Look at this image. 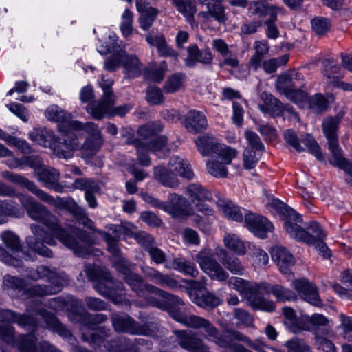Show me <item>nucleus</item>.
<instances>
[{"instance_id": "obj_1", "label": "nucleus", "mask_w": 352, "mask_h": 352, "mask_svg": "<svg viewBox=\"0 0 352 352\" xmlns=\"http://www.w3.org/2000/svg\"><path fill=\"white\" fill-rule=\"evenodd\" d=\"M18 198L28 216L32 220L43 223L50 231L48 233L41 226L35 223L30 225L32 235L26 237L25 243L34 253L51 257L52 252L44 243L55 245L56 241L54 237L79 256H87L92 254L98 255L100 253L98 250L92 249L90 240L85 233H80L77 239L74 238L60 226L56 217L45 206L36 202L32 197L20 194Z\"/></svg>"}, {"instance_id": "obj_2", "label": "nucleus", "mask_w": 352, "mask_h": 352, "mask_svg": "<svg viewBox=\"0 0 352 352\" xmlns=\"http://www.w3.org/2000/svg\"><path fill=\"white\" fill-rule=\"evenodd\" d=\"M109 251L113 256V265L118 272L123 274L125 281L140 296L145 299L142 305H152L160 309H169L175 305H182L183 301L177 296L170 295L153 285L144 284L141 276L132 273L133 265L122 257L116 241L109 235L106 237Z\"/></svg>"}, {"instance_id": "obj_3", "label": "nucleus", "mask_w": 352, "mask_h": 352, "mask_svg": "<svg viewBox=\"0 0 352 352\" xmlns=\"http://www.w3.org/2000/svg\"><path fill=\"white\" fill-rule=\"evenodd\" d=\"M28 278L33 280L45 279L51 285H28L17 277L9 274L5 275L3 280V288L10 294L14 292L21 293L20 296L26 297L41 296L56 294L60 291L62 287L67 283V277L64 273H58L55 269L41 265L36 270H31L28 274Z\"/></svg>"}, {"instance_id": "obj_4", "label": "nucleus", "mask_w": 352, "mask_h": 352, "mask_svg": "<svg viewBox=\"0 0 352 352\" xmlns=\"http://www.w3.org/2000/svg\"><path fill=\"white\" fill-rule=\"evenodd\" d=\"M45 116L50 121L59 122V129L63 133H74L73 131H85L88 136L81 147L84 156L89 157L96 154L102 146L103 141L100 130L94 123L87 122L84 124L78 121L72 120V114L57 105L50 106L45 110Z\"/></svg>"}, {"instance_id": "obj_5", "label": "nucleus", "mask_w": 352, "mask_h": 352, "mask_svg": "<svg viewBox=\"0 0 352 352\" xmlns=\"http://www.w3.org/2000/svg\"><path fill=\"white\" fill-rule=\"evenodd\" d=\"M170 316L176 321L186 327L194 329H203L208 339L214 342L220 346L229 348L232 352H251L241 344H233V340L242 341L251 348L261 352H264L261 350L259 345L254 343L247 336L238 331H229L223 337H219L217 329L208 320L202 317L195 315L184 316L173 310L170 311Z\"/></svg>"}, {"instance_id": "obj_6", "label": "nucleus", "mask_w": 352, "mask_h": 352, "mask_svg": "<svg viewBox=\"0 0 352 352\" xmlns=\"http://www.w3.org/2000/svg\"><path fill=\"white\" fill-rule=\"evenodd\" d=\"M109 40L108 45H101L97 47V50L100 54L112 53V55L104 63V69L112 72L116 70L119 67H122L124 72L130 78L140 75L142 65L139 58L135 55H129L125 51L117 49L118 36L115 34H110Z\"/></svg>"}, {"instance_id": "obj_7", "label": "nucleus", "mask_w": 352, "mask_h": 352, "mask_svg": "<svg viewBox=\"0 0 352 352\" xmlns=\"http://www.w3.org/2000/svg\"><path fill=\"white\" fill-rule=\"evenodd\" d=\"M64 142L60 143L54 132L47 128L34 129L30 133L32 141L49 148L60 158L67 159L72 156L73 151L80 148V143L74 133H64Z\"/></svg>"}, {"instance_id": "obj_8", "label": "nucleus", "mask_w": 352, "mask_h": 352, "mask_svg": "<svg viewBox=\"0 0 352 352\" xmlns=\"http://www.w3.org/2000/svg\"><path fill=\"white\" fill-rule=\"evenodd\" d=\"M84 272L89 280L96 281L94 287L101 295L109 298L115 304H129L122 292L123 284L114 283L108 272L90 264L85 265Z\"/></svg>"}, {"instance_id": "obj_9", "label": "nucleus", "mask_w": 352, "mask_h": 352, "mask_svg": "<svg viewBox=\"0 0 352 352\" xmlns=\"http://www.w3.org/2000/svg\"><path fill=\"white\" fill-rule=\"evenodd\" d=\"M153 124H148L141 126L138 130V133L142 138V141L137 146V153L140 162L144 166H148L150 164V160L148 157V150L156 153V155L161 157L162 155L170 150H174L175 147L170 144H165L166 142V137L154 138L151 140L148 139L162 130V126L158 125L154 129Z\"/></svg>"}, {"instance_id": "obj_10", "label": "nucleus", "mask_w": 352, "mask_h": 352, "mask_svg": "<svg viewBox=\"0 0 352 352\" xmlns=\"http://www.w3.org/2000/svg\"><path fill=\"white\" fill-rule=\"evenodd\" d=\"M178 175L188 179H191L194 177L189 162L178 156H173L170 159L168 169L163 166H157L154 169L155 178L166 187L178 186L179 184Z\"/></svg>"}, {"instance_id": "obj_11", "label": "nucleus", "mask_w": 352, "mask_h": 352, "mask_svg": "<svg viewBox=\"0 0 352 352\" xmlns=\"http://www.w3.org/2000/svg\"><path fill=\"white\" fill-rule=\"evenodd\" d=\"M142 198L151 206L159 208L174 217L189 216L192 214V209L188 204L186 199L177 194H170L168 202H162L149 194H143Z\"/></svg>"}, {"instance_id": "obj_12", "label": "nucleus", "mask_w": 352, "mask_h": 352, "mask_svg": "<svg viewBox=\"0 0 352 352\" xmlns=\"http://www.w3.org/2000/svg\"><path fill=\"white\" fill-rule=\"evenodd\" d=\"M27 163L34 169V175L45 187L57 192L65 191V187L58 182L59 173L56 169L43 166L41 159L38 157L28 158Z\"/></svg>"}, {"instance_id": "obj_13", "label": "nucleus", "mask_w": 352, "mask_h": 352, "mask_svg": "<svg viewBox=\"0 0 352 352\" xmlns=\"http://www.w3.org/2000/svg\"><path fill=\"white\" fill-rule=\"evenodd\" d=\"M195 259L201 270L212 279L222 282L228 278V273L216 261L214 252L212 250L208 248L203 249L198 252Z\"/></svg>"}, {"instance_id": "obj_14", "label": "nucleus", "mask_w": 352, "mask_h": 352, "mask_svg": "<svg viewBox=\"0 0 352 352\" xmlns=\"http://www.w3.org/2000/svg\"><path fill=\"white\" fill-rule=\"evenodd\" d=\"M186 195L196 210L205 215H212L214 210L208 203L212 201V194L200 184H191L186 188Z\"/></svg>"}, {"instance_id": "obj_15", "label": "nucleus", "mask_w": 352, "mask_h": 352, "mask_svg": "<svg viewBox=\"0 0 352 352\" xmlns=\"http://www.w3.org/2000/svg\"><path fill=\"white\" fill-rule=\"evenodd\" d=\"M113 327L117 331L127 332L131 334L153 336L158 328L156 324L140 325L127 315L116 314L112 318Z\"/></svg>"}, {"instance_id": "obj_16", "label": "nucleus", "mask_w": 352, "mask_h": 352, "mask_svg": "<svg viewBox=\"0 0 352 352\" xmlns=\"http://www.w3.org/2000/svg\"><path fill=\"white\" fill-rule=\"evenodd\" d=\"M262 99L263 103L259 104V109L263 113L272 116H278L283 114L284 118L299 120L298 114L292 107L286 105L283 107L282 103L272 95L263 94Z\"/></svg>"}, {"instance_id": "obj_17", "label": "nucleus", "mask_w": 352, "mask_h": 352, "mask_svg": "<svg viewBox=\"0 0 352 352\" xmlns=\"http://www.w3.org/2000/svg\"><path fill=\"white\" fill-rule=\"evenodd\" d=\"M245 137L249 147L245 148L243 154V166L246 169H252L255 167L260 157L256 152L263 151L264 145L257 134L252 131H246Z\"/></svg>"}, {"instance_id": "obj_18", "label": "nucleus", "mask_w": 352, "mask_h": 352, "mask_svg": "<svg viewBox=\"0 0 352 352\" xmlns=\"http://www.w3.org/2000/svg\"><path fill=\"white\" fill-rule=\"evenodd\" d=\"M2 177L12 183L27 188L29 191L37 196L41 201L48 204L53 206L58 204L57 201L54 197L39 189L34 182L22 175L4 171L2 173Z\"/></svg>"}, {"instance_id": "obj_19", "label": "nucleus", "mask_w": 352, "mask_h": 352, "mask_svg": "<svg viewBox=\"0 0 352 352\" xmlns=\"http://www.w3.org/2000/svg\"><path fill=\"white\" fill-rule=\"evenodd\" d=\"M298 295L311 305L321 307L322 302L318 293L316 286L305 278L295 279L291 283Z\"/></svg>"}, {"instance_id": "obj_20", "label": "nucleus", "mask_w": 352, "mask_h": 352, "mask_svg": "<svg viewBox=\"0 0 352 352\" xmlns=\"http://www.w3.org/2000/svg\"><path fill=\"white\" fill-rule=\"evenodd\" d=\"M302 218L294 210L292 215L287 214L284 218V227L287 233L298 241L305 243L313 242V237L302 226Z\"/></svg>"}, {"instance_id": "obj_21", "label": "nucleus", "mask_w": 352, "mask_h": 352, "mask_svg": "<svg viewBox=\"0 0 352 352\" xmlns=\"http://www.w3.org/2000/svg\"><path fill=\"white\" fill-rule=\"evenodd\" d=\"M228 285L237 291L247 300L253 293H256L269 288L268 283L249 282L239 277H232L228 280Z\"/></svg>"}, {"instance_id": "obj_22", "label": "nucleus", "mask_w": 352, "mask_h": 352, "mask_svg": "<svg viewBox=\"0 0 352 352\" xmlns=\"http://www.w3.org/2000/svg\"><path fill=\"white\" fill-rule=\"evenodd\" d=\"M245 223L248 229L260 238H265L267 233L272 232L273 228L266 218L251 212L245 214Z\"/></svg>"}, {"instance_id": "obj_23", "label": "nucleus", "mask_w": 352, "mask_h": 352, "mask_svg": "<svg viewBox=\"0 0 352 352\" xmlns=\"http://www.w3.org/2000/svg\"><path fill=\"white\" fill-rule=\"evenodd\" d=\"M297 94L302 98V100L297 99L295 103L299 107L309 108L315 113L324 111L328 107L329 102L333 100V96H330L329 98H326L320 94H316L311 98H308L304 91L297 93Z\"/></svg>"}, {"instance_id": "obj_24", "label": "nucleus", "mask_w": 352, "mask_h": 352, "mask_svg": "<svg viewBox=\"0 0 352 352\" xmlns=\"http://www.w3.org/2000/svg\"><path fill=\"white\" fill-rule=\"evenodd\" d=\"M272 260L278 265L279 270L289 278L293 276L291 267L294 265V258L292 254L285 248L276 246L270 252Z\"/></svg>"}, {"instance_id": "obj_25", "label": "nucleus", "mask_w": 352, "mask_h": 352, "mask_svg": "<svg viewBox=\"0 0 352 352\" xmlns=\"http://www.w3.org/2000/svg\"><path fill=\"white\" fill-rule=\"evenodd\" d=\"M195 291H191L190 296L192 301L201 307H212L220 304V300L212 293L203 290L204 283L195 282Z\"/></svg>"}, {"instance_id": "obj_26", "label": "nucleus", "mask_w": 352, "mask_h": 352, "mask_svg": "<svg viewBox=\"0 0 352 352\" xmlns=\"http://www.w3.org/2000/svg\"><path fill=\"white\" fill-rule=\"evenodd\" d=\"M212 46L221 56V60L219 63L220 67L229 66L236 68L239 65L237 54L232 52L231 47L229 46L223 39L217 38L212 41Z\"/></svg>"}, {"instance_id": "obj_27", "label": "nucleus", "mask_w": 352, "mask_h": 352, "mask_svg": "<svg viewBox=\"0 0 352 352\" xmlns=\"http://www.w3.org/2000/svg\"><path fill=\"white\" fill-rule=\"evenodd\" d=\"M329 148L331 152L329 162L333 166L343 169L348 175L347 182L352 183V162L347 161L342 157V151L339 147L338 141L330 142Z\"/></svg>"}, {"instance_id": "obj_28", "label": "nucleus", "mask_w": 352, "mask_h": 352, "mask_svg": "<svg viewBox=\"0 0 352 352\" xmlns=\"http://www.w3.org/2000/svg\"><path fill=\"white\" fill-rule=\"evenodd\" d=\"M113 104V98L102 96L100 100L90 103L87 107V111L95 119L100 120L111 116Z\"/></svg>"}, {"instance_id": "obj_29", "label": "nucleus", "mask_w": 352, "mask_h": 352, "mask_svg": "<svg viewBox=\"0 0 352 352\" xmlns=\"http://www.w3.org/2000/svg\"><path fill=\"white\" fill-rule=\"evenodd\" d=\"M175 340L182 348L190 352H209L202 340L190 336L186 331H175Z\"/></svg>"}, {"instance_id": "obj_30", "label": "nucleus", "mask_w": 352, "mask_h": 352, "mask_svg": "<svg viewBox=\"0 0 352 352\" xmlns=\"http://www.w3.org/2000/svg\"><path fill=\"white\" fill-rule=\"evenodd\" d=\"M0 239L3 243L16 256H21L25 260H34V255L26 254L21 251V243L19 237L12 231L6 230L1 233Z\"/></svg>"}, {"instance_id": "obj_31", "label": "nucleus", "mask_w": 352, "mask_h": 352, "mask_svg": "<svg viewBox=\"0 0 352 352\" xmlns=\"http://www.w3.org/2000/svg\"><path fill=\"white\" fill-rule=\"evenodd\" d=\"M136 7L140 13L138 19L140 26L143 30H148L152 26L158 12L155 8L146 6L142 0L136 1Z\"/></svg>"}, {"instance_id": "obj_32", "label": "nucleus", "mask_w": 352, "mask_h": 352, "mask_svg": "<svg viewBox=\"0 0 352 352\" xmlns=\"http://www.w3.org/2000/svg\"><path fill=\"white\" fill-rule=\"evenodd\" d=\"M24 210L16 202L8 200H0V225L5 224L10 217L21 218Z\"/></svg>"}, {"instance_id": "obj_33", "label": "nucleus", "mask_w": 352, "mask_h": 352, "mask_svg": "<svg viewBox=\"0 0 352 352\" xmlns=\"http://www.w3.org/2000/svg\"><path fill=\"white\" fill-rule=\"evenodd\" d=\"M213 58L211 52L209 50L200 51L197 45H191L188 47V56L185 59L186 65L193 67L197 63L209 64Z\"/></svg>"}, {"instance_id": "obj_34", "label": "nucleus", "mask_w": 352, "mask_h": 352, "mask_svg": "<svg viewBox=\"0 0 352 352\" xmlns=\"http://www.w3.org/2000/svg\"><path fill=\"white\" fill-rule=\"evenodd\" d=\"M74 188L84 190L85 191V199L91 208H95L97 205L94 193L99 190L98 184L93 180L87 178H81L76 179L73 184Z\"/></svg>"}, {"instance_id": "obj_35", "label": "nucleus", "mask_w": 352, "mask_h": 352, "mask_svg": "<svg viewBox=\"0 0 352 352\" xmlns=\"http://www.w3.org/2000/svg\"><path fill=\"white\" fill-rule=\"evenodd\" d=\"M146 41L150 45L155 46L157 48L158 53L161 56H170L174 58H177V52L168 45L163 35H153L149 33L146 36Z\"/></svg>"}, {"instance_id": "obj_36", "label": "nucleus", "mask_w": 352, "mask_h": 352, "mask_svg": "<svg viewBox=\"0 0 352 352\" xmlns=\"http://www.w3.org/2000/svg\"><path fill=\"white\" fill-rule=\"evenodd\" d=\"M207 126L208 123L204 115L195 110L188 113L185 126L189 132L197 133L203 131Z\"/></svg>"}, {"instance_id": "obj_37", "label": "nucleus", "mask_w": 352, "mask_h": 352, "mask_svg": "<svg viewBox=\"0 0 352 352\" xmlns=\"http://www.w3.org/2000/svg\"><path fill=\"white\" fill-rule=\"evenodd\" d=\"M217 206L219 211L229 219L241 221L243 219L242 209L230 201L219 199Z\"/></svg>"}, {"instance_id": "obj_38", "label": "nucleus", "mask_w": 352, "mask_h": 352, "mask_svg": "<svg viewBox=\"0 0 352 352\" xmlns=\"http://www.w3.org/2000/svg\"><path fill=\"white\" fill-rule=\"evenodd\" d=\"M223 243L228 250L239 256L244 255L249 246L248 243L243 241L237 234L232 232L224 234Z\"/></svg>"}, {"instance_id": "obj_39", "label": "nucleus", "mask_w": 352, "mask_h": 352, "mask_svg": "<svg viewBox=\"0 0 352 352\" xmlns=\"http://www.w3.org/2000/svg\"><path fill=\"white\" fill-rule=\"evenodd\" d=\"M300 322V329L305 331H312L321 327H330L329 321L327 318L319 314H315L311 317L307 315H301Z\"/></svg>"}, {"instance_id": "obj_40", "label": "nucleus", "mask_w": 352, "mask_h": 352, "mask_svg": "<svg viewBox=\"0 0 352 352\" xmlns=\"http://www.w3.org/2000/svg\"><path fill=\"white\" fill-rule=\"evenodd\" d=\"M195 144L198 151L203 156L214 154L217 148L221 144L213 135H204L198 137L195 140Z\"/></svg>"}, {"instance_id": "obj_41", "label": "nucleus", "mask_w": 352, "mask_h": 352, "mask_svg": "<svg viewBox=\"0 0 352 352\" xmlns=\"http://www.w3.org/2000/svg\"><path fill=\"white\" fill-rule=\"evenodd\" d=\"M294 82L292 77L287 75H282L278 77L276 82V88L282 94H284L287 98L294 103L298 96L297 93H302V91L294 89Z\"/></svg>"}, {"instance_id": "obj_42", "label": "nucleus", "mask_w": 352, "mask_h": 352, "mask_svg": "<svg viewBox=\"0 0 352 352\" xmlns=\"http://www.w3.org/2000/svg\"><path fill=\"white\" fill-rule=\"evenodd\" d=\"M250 9L252 13L258 14L260 16H270V19L265 22H270L271 23H274L277 20V16L283 13V10L280 8L265 6L261 3H254Z\"/></svg>"}, {"instance_id": "obj_43", "label": "nucleus", "mask_w": 352, "mask_h": 352, "mask_svg": "<svg viewBox=\"0 0 352 352\" xmlns=\"http://www.w3.org/2000/svg\"><path fill=\"white\" fill-rule=\"evenodd\" d=\"M142 272L151 278L156 284L161 285L162 286L168 287L170 288H175L177 286V283L175 280L170 277L169 276H164L155 270V269L144 266L142 267Z\"/></svg>"}, {"instance_id": "obj_44", "label": "nucleus", "mask_w": 352, "mask_h": 352, "mask_svg": "<svg viewBox=\"0 0 352 352\" xmlns=\"http://www.w3.org/2000/svg\"><path fill=\"white\" fill-rule=\"evenodd\" d=\"M267 294L264 291L253 293L248 300V303L255 309H260L265 311H272L275 309V303L270 300L262 297L260 294Z\"/></svg>"}, {"instance_id": "obj_45", "label": "nucleus", "mask_w": 352, "mask_h": 352, "mask_svg": "<svg viewBox=\"0 0 352 352\" xmlns=\"http://www.w3.org/2000/svg\"><path fill=\"white\" fill-rule=\"evenodd\" d=\"M1 318L3 321L8 322H16L21 327L34 326L37 322L26 315H20L15 314L10 310H4L1 312Z\"/></svg>"}, {"instance_id": "obj_46", "label": "nucleus", "mask_w": 352, "mask_h": 352, "mask_svg": "<svg viewBox=\"0 0 352 352\" xmlns=\"http://www.w3.org/2000/svg\"><path fill=\"white\" fill-rule=\"evenodd\" d=\"M269 288L266 290H263L267 294L272 293L273 295L279 301L285 300H295L297 299V294L294 292L290 290L288 288L284 287L282 285H271L268 284Z\"/></svg>"}, {"instance_id": "obj_47", "label": "nucleus", "mask_w": 352, "mask_h": 352, "mask_svg": "<svg viewBox=\"0 0 352 352\" xmlns=\"http://www.w3.org/2000/svg\"><path fill=\"white\" fill-rule=\"evenodd\" d=\"M171 3L184 16L191 22L196 12L195 3L191 0H170Z\"/></svg>"}, {"instance_id": "obj_48", "label": "nucleus", "mask_w": 352, "mask_h": 352, "mask_svg": "<svg viewBox=\"0 0 352 352\" xmlns=\"http://www.w3.org/2000/svg\"><path fill=\"white\" fill-rule=\"evenodd\" d=\"M225 163L216 158H212L206 162V170L209 174L216 177H226L228 168Z\"/></svg>"}, {"instance_id": "obj_49", "label": "nucleus", "mask_w": 352, "mask_h": 352, "mask_svg": "<svg viewBox=\"0 0 352 352\" xmlns=\"http://www.w3.org/2000/svg\"><path fill=\"white\" fill-rule=\"evenodd\" d=\"M38 315L45 322L49 328L56 329L60 334L65 337L70 335L69 331L65 329L63 325L56 320L53 314L46 311H39Z\"/></svg>"}, {"instance_id": "obj_50", "label": "nucleus", "mask_w": 352, "mask_h": 352, "mask_svg": "<svg viewBox=\"0 0 352 352\" xmlns=\"http://www.w3.org/2000/svg\"><path fill=\"white\" fill-rule=\"evenodd\" d=\"M133 14L132 12L126 9L121 15V21L120 23V29L122 34L124 37L131 36L134 32L133 27Z\"/></svg>"}, {"instance_id": "obj_51", "label": "nucleus", "mask_w": 352, "mask_h": 352, "mask_svg": "<svg viewBox=\"0 0 352 352\" xmlns=\"http://www.w3.org/2000/svg\"><path fill=\"white\" fill-rule=\"evenodd\" d=\"M214 154L218 160H221L226 165H229L232 163V160L236 157L238 152L235 148L221 144Z\"/></svg>"}, {"instance_id": "obj_52", "label": "nucleus", "mask_w": 352, "mask_h": 352, "mask_svg": "<svg viewBox=\"0 0 352 352\" xmlns=\"http://www.w3.org/2000/svg\"><path fill=\"white\" fill-rule=\"evenodd\" d=\"M173 267L177 271L190 275L191 276H196L198 274V270L195 265L185 258H179L173 261Z\"/></svg>"}, {"instance_id": "obj_53", "label": "nucleus", "mask_w": 352, "mask_h": 352, "mask_svg": "<svg viewBox=\"0 0 352 352\" xmlns=\"http://www.w3.org/2000/svg\"><path fill=\"white\" fill-rule=\"evenodd\" d=\"M266 205L277 212L282 214L284 218L287 216V214L292 215L294 214V210L285 205L281 201L274 198L272 196L267 197Z\"/></svg>"}, {"instance_id": "obj_54", "label": "nucleus", "mask_w": 352, "mask_h": 352, "mask_svg": "<svg viewBox=\"0 0 352 352\" xmlns=\"http://www.w3.org/2000/svg\"><path fill=\"white\" fill-rule=\"evenodd\" d=\"M338 122L335 118H327L322 124L323 132L328 140V143L337 142L336 130L338 129Z\"/></svg>"}, {"instance_id": "obj_55", "label": "nucleus", "mask_w": 352, "mask_h": 352, "mask_svg": "<svg viewBox=\"0 0 352 352\" xmlns=\"http://www.w3.org/2000/svg\"><path fill=\"white\" fill-rule=\"evenodd\" d=\"M283 314L285 318L287 320V322L291 325V330L294 333H298L300 329V326L301 324L300 322V317L298 320L296 319L295 311L293 309L285 307L283 308Z\"/></svg>"}, {"instance_id": "obj_56", "label": "nucleus", "mask_w": 352, "mask_h": 352, "mask_svg": "<svg viewBox=\"0 0 352 352\" xmlns=\"http://www.w3.org/2000/svg\"><path fill=\"white\" fill-rule=\"evenodd\" d=\"M301 142L307 147V150L314 154L318 160H323L324 157L320 149L315 140L309 135H307L301 140Z\"/></svg>"}, {"instance_id": "obj_57", "label": "nucleus", "mask_w": 352, "mask_h": 352, "mask_svg": "<svg viewBox=\"0 0 352 352\" xmlns=\"http://www.w3.org/2000/svg\"><path fill=\"white\" fill-rule=\"evenodd\" d=\"M312 28L318 34H323L329 30L331 27L330 21L324 17H316L311 21Z\"/></svg>"}, {"instance_id": "obj_58", "label": "nucleus", "mask_w": 352, "mask_h": 352, "mask_svg": "<svg viewBox=\"0 0 352 352\" xmlns=\"http://www.w3.org/2000/svg\"><path fill=\"white\" fill-rule=\"evenodd\" d=\"M323 65L324 67V75L328 78H332L333 80L342 76L340 72V67L333 65V61L331 59H327L324 60Z\"/></svg>"}, {"instance_id": "obj_59", "label": "nucleus", "mask_w": 352, "mask_h": 352, "mask_svg": "<svg viewBox=\"0 0 352 352\" xmlns=\"http://www.w3.org/2000/svg\"><path fill=\"white\" fill-rule=\"evenodd\" d=\"M288 60V56L285 55L277 58H271L263 62V67L267 73L275 72L278 67L285 65Z\"/></svg>"}, {"instance_id": "obj_60", "label": "nucleus", "mask_w": 352, "mask_h": 352, "mask_svg": "<svg viewBox=\"0 0 352 352\" xmlns=\"http://www.w3.org/2000/svg\"><path fill=\"white\" fill-rule=\"evenodd\" d=\"M184 76L183 74H175L167 80L165 89L167 92L173 93L179 90L183 84Z\"/></svg>"}, {"instance_id": "obj_61", "label": "nucleus", "mask_w": 352, "mask_h": 352, "mask_svg": "<svg viewBox=\"0 0 352 352\" xmlns=\"http://www.w3.org/2000/svg\"><path fill=\"white\" fill-rule=\"evenodd\" d=\"M223 264L234 274L241 275L243 272V267L238 258L230 256L223 260Z\"/></svg>"}, {"instance_id": "obj_62", "label": "nucleus", "mask_w": 352, "mask_h": 352, "mask_svg": "<svg viewBox=\"0 0 352 352\" xmlns=\"http://www.w3.org/2000/svg\"><path fill=\"white\" fill-rule=\"evenodd\" d=\"M0 261L3 263L16 267L22 265V260L17 258L8 253V252L0 244Z\"/></svg>"}, {"instance_id": "obj_63", "label": "nucleus", "mask_w": 352, "mask_h": 352, "mask_svg": "<svg viewBox=\"0 0 352 352\" xmlns=\"http://www.w3.org/2000/svg\"><path fill=\"white\" fill-rule=\"evenodd\" d=\"M287 352H311L309 347L298 339H292L285 343Z\"/></svg>"}, {"instance_id": "obj_64", "label": "nucleus", "mask_w": 352, "mask_h": 352, "mask_svg": "<svg viewBox=\"0 0 352 352\" xmlns=\"http://www.w3.org/2000/svg\"><path fill=\"white\" fill-rule=\"evenodd\" d=\"M164 98L162 91L155 87H149L146 92V100L151 104H160Z\"/></svg>"}]
</instances>
